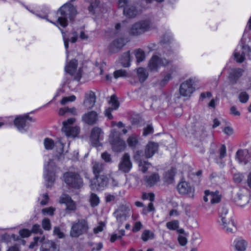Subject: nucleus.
Instances as JSON below:
<instances>
[{
    "instance_id": "obj_1",
    "label": "nucleus",
    "mask_w": 251,
    "mask_h": 251,
    "mask_svg": "<svg viewBox=\"0 0 251 251\" xmlns=\"http://www.w3.org/2000/svg\"><path fill=\"white\" fill-rule=\"evenodd\" d=\"M77 11L76 8L70 3H66L62 5L57 11V20L56 22H53L48 19L47 20L55 25L62 27H65L68 25L67 19L73 20L76 15Z\"/></svg>"
},
{
    "instance_id": "obj_2",
    "label": "nucleus",
    "mask_w": 251,
    "mask_h": 251,
    "mask_svg": "<svg viewBox=\"0 0 251 251\" xmlns=\"http://www.w3.org/2000/svg\"><path fill=\"white\" fill-rule=\"evenodd\" d=\"M228 210L225 207H222L219 210V218L218 223L222 226L223 229L227 233H233L234 227V220L227 215Z\"/></svg>"
},
{
    "instance_id": "obj_3",
    "label": "nucleus",
    "mask_w": 251,
    "mask_h": 251,
    "mask_svg": "<svg viewBox=\"0 0 251 251\" xmlns=\"http://www.w3.org/2000/svg\"><path fill=\"white\" fill-rule=\"evenodd\" d=\"M89 229L87 220L81 219L72 223L70 235L73 238H77L80 235L87 233Z\"/></svg>"
},
{
    "instance_id": "obj_4",
    "label": "nucleus",
    "mask_w": 251,
    "mask_h": 251,
    "mask_svg": "<svg viewBox=\"0 0 251 251\" xmlns=\"http://www.w3.org/2000/svg\"><path fill=\"white\" fill-rule=\"evenodd\" d=\"M45 179L46 182L47 188L50 187L54 183L55 178V173L59 169L55 166L52 160H50L45 166Z\"/></svg>"
},
{
    "instance_id": "obj_5",
    "label": "nucleus",
    "mask_w": 251,
    "mask_h": 251,
    "mask_svg": "<svg viewBox=\"0 0 251 251\" xmlns=\"http://www.w3.org/2000/svg\"><path fill=\"white\" fill-rule=\"evenodd\" d=\"M75 121V118H71L63 122L62 131L65 134L66 136L75 138L79 133L80 128L77 126H72Z\"/></svg>"
},
{
    "instance_id": "obj_6",
    "label": "nucleus",
    "mask_w": 251,
    "mask_h": 251,
    "mask_svg": "<svg viewBox=\"0 0 251 251\" xmlns=\"http://www.w3.org/2000/svg\"><path fill=\"white\" fill-rule=\"evenodd\" d=\"M151 28V23L149 21L143 20L134 24L129 30V34L132 36H138L149 31Z\"/></svg>"
},
{
    "instance_id": "obj_7",
    "label": "nucleus",
    "mask_w": 251,
    "mask_h": 251,
    "mask_svg": "<svg viewBox=\"0 0 251 251\" xmlns=\"http://www.w3.org/2000/svg\"><path fill=\"white\" fill-rule=\"evenodd\" d=\"M64 179L65 183L72 188L79 189L83 185L82 179L77 173L67 172L64 174Z\"/></svg>"
},
{
    "instance_id": "obj_8",
    "label": "nucleus",
    "mask_w": 251,
    "mask_h": 251,
    "mask_svg": "<svg viewBox=\"0 0 251 251\" xmlns=\"http://www.w3.org/2000/svg\"><path fill=\"white\" fill-rule=\"evenodd\" d=\"M110 142L112 149L115 152H122L126 147L125 141L122 140L115 131H113L110 136Z\"/></svg>"
},
{
    "instance_id": "obj_9",
    "label": "nucleus",
    "mask_w": 251,
    "mask_h": 251,
    "mask_svg": "<svg viewBox=\"0 0 251 251\" xmlns=\"http://www.w3.org/2000/svg\"><path fill=\"white\" fill-rule=\"evenodd\" d=\"M130 213V207L126 205H120L114 212V214L119 223V226L122 225L123 222L125 221L129 217Z\"/></svg>"
},
{
    "instance_id": "obj_10",
    "label": "nucleus",
    "mask_w": 251,
    "mask_h": 251,
    "mask_svg": "<svg viewBox=\"0 0 251 251\" xmlns=\"http://www.w3.org/2000/svg\"><path fill=\"white\" fill-rule=\"evenodd\" d=\"M195 82V78H190L182 82L179 87L180 95L183 97H190L195 91V88L193 86Z\"/></svg>"
},
{
    "instance_id": "obj_11",
    "label": "nucleus",
    "mask_w": 251,
    "mask_h": 251,
    "mask_svg": "<svg viewBox=\"0 0 251 251\" xmlns=\"http://www.w3.org/2000/svg\"><path fill=\"white\" fill-rule=\"evenodd\" d=\"M109 179L105 175H100L95 177L90 181V186L92 190L102 189L108 185Z\"/></svg>"
},
{
    "instance_id": "obj_12",
    "label": "nucleus",
    "mask_w": 251,
    "mask_h": 251,
    "mask_svg": "<svg viewBox=\"0 0 251 251\" xmlns=\"http://www.w3.org/2000/svg\"><path fill=\"white\" fill-rule=\"evenodd\" d=\"M29 121L34 122L35 120L28 115H24L17 117L14 120V125L20 131L24 132L29 126Z\"/></svg>"
},
{
    "instance_id": "obj_13",
    "label": "nucleus",
    "mask_w": 251,
    "mask_h": 251,
    "mask_svg": "<svg viewBox=\"0 0 251 251\" xmlns=\"http://www.w3.org/2000/svg\"><path fill=\"white\" fill-rule=\"evenodd\" d=\"M77 61L75 59H73L66 65L65 70L67 73L74 76L75 80L79 81L81 77V70L79 69L77 71Z\"/></svg>"
},
{
    "instance_id": "obj_14",
    "label": "nucleus",
    "mask_w": 251,
    "mask_h": 251,
    "mask_svg": "<svg viewBox=\"0 0 251 251\" xmlns=\"http://www.w3.org/2000/svg\"><path fill=\"white\" fill-rule=\"evenodd\" d=\"M177 190L181 195H187L189 198L194 197L195 188L186 181H182L177 185Z\"/></svg>"
},
{
    "instance_id": "obj_15",
    "label": "nucleus",
    "mask_w": 251,
    "mask_h": 251,
    "mask_svg": "<svg viewBox=\"0 0 251 251\" xmlns=\"http://www.w3.org/2000/svg\"><path fill=\"white\" fill-rule=\"evenodd\" d=\"M132 164L130 159V156L127 153H126L121 158L118 165L119 171L125 173H128L132 168Z\"/></svg>"
},
{
    "instance_id": "obj_16",
    "label": "nucleus",
    "mask_w": 251,
    "mask_h": 251,
    "mask_svg": "<svg viewBox=\"0 0 251 251\" xmlns=\"http://www.w3.org/2000/svg\"><path fill=\"white\" fill-rule=\"evenodd\" d=\"M103 132L99 127H94L91 131L90 140L92 145L95 147H99L101 145L100 142L103 138Z\"/></svg>"
},
{
    "instance_id": "obj_17",
    "label": "nucleus",
    "mask_w": 251,
    "mask_h": 251,
    "mask_svg": "<svg viewBox=\"0 0 251 251\" xmlns=\"http://www.w3.org/2000/svg\"><path fill=\"white\" fill-rule=\"evenodd\" d=\"M98 119V114L95 111H88L83 114L81 117L82 122L89 126L96 124Z\"/></svg>"
},
{
    "instance_id": "obj_18",
    "label": "nucleus",
    "mask_w": 251,
    "mask_h": 251,
    "mask_svg": "<svg viewBox=\"0 0 251 251\" xmlns=\"http://www.w3.org/2000/svg\"><path fill=\"white\" fill-rule=\"evenodd\" d=\"M96 97L94 92L89 91L85 94L83 105L87 109H92L95 105Z\"/></svg>"
},
{
    "instance_id": "obj_19",
    "label": "nucleus",
    "mask_w": 251,
    "mask_h": 251,
    "mask_svg": "<svg viewBox=\"0 0 251 251\" xmlns=\"http://www.w3.org/2000/svg\"><path fill=\"white\" fill-rule=\"evenodd\" d=\"M109 103L111 105V107L107 108L105 111V115L107 117L108 119H112L113 116L111 114V112L114 110H116L119 106V103L117 100V97L115 95H112L111 97Z\"/></svg>"
},
{
    "instance_id": "obj_20",
    "label": "nucleus",
    "mask_w": 251,
    "mask_h": 251,
    "mask_svg": "<svg viewBox=\"0 0 251 251\" xmlns=\"http://www.w3.org/2000/svg\"><path fill=\"white\" fill-rule=\"evenodd\" d=\"M158 145L157 143L150 142L147 145L145 151V153L147 158L152 157L157 151Z\"/></svg>"
},
{
    "instance_id": "obj_21",
    "label": "nucleus",
    "mask_w": 251,
    "mask_h": 251,
    "mask_svg": "<svg viewBox=\"0 0 251 251\" xmlns=\"http://www.w3.org/2000/svg\"><path fill=\"white\" fill-rule=\"evenodd\" d=\"M145 183L148 186H152L160 180V177L157 173H154L144 178Z\"/></svg>"
},
{
    "instance_id": "obj_22",
    "label": "nucleus",
    "mask_w": 251,
    "mask_h": 251,
    "mask_svg": "<svg viewBox=\"0 0 251 251\" xmlns=\"http://www.w3.org/2000/svg\"><path fill=\"white\" fill-rule=\"evenodd\" d=\"M73 36L70 38V41L73 43H75L78 38L82 41H87L89 36L88 34L84 30H81L78 34L76 31H73L72 33Z\"/></svg>"
},
{
    "instance_id": "obj_23",
    "label": "nucleus",
    "mask_w": 251,
    "mask_h": 251,
    "mask_svg": "<svg viewBox=\"0 0 251 251\" xmlns=\"http://www.w3.org/2000/svg\"><path fill=\"white\" fill-rule=\"evenodd\" d=\"M126 40L123 38L115 40L110 45L111 50L115 52L122 49L126 44Z\"/></svg>"
},
{
    "instance_id": "obj_24",
    "label": "nucleus",
    "mask_w": 251,
    "mask_h": 251,
    "mask_svg": "<svg viewBox=\"0 0 251 251\" xmlns=\"http://www.w3.org/2000/svg\"><path fill=\"white\" fill-rule=\"evenodd\" d=\"M40 251H58L56 244L52 241H48L41 245Z\"/></svg>"
},
{
    "instance_id": "obj_25",
    "label": "nucleus",
    "mask_w": 251,
    "mask_h": 251,
    "mask_svg": "<svg viewBox=\"0 0 251 251\" xmlns=\"http://www.w3.org/2000/svg\"><path fill=\"white\" fill-rule=\"evenodd\" d=\"M93 173L95 177L100 176V174L102 173L104 169V165L102 163L99 162H94L92 163Z\"/></svg>"
},
{
    "instance_id": "obj_26",
    "label": "nucleus",
    "mask_w": 251,
    "mask_h": 251,
    "mask_svg": "<svg viewBox=\"0 0 251 251\" xmlns=\"http://www.w3.org/2000/svg\"><path fill=\"white\" fill-rule=\"evenodd\" d=\"M248 151L247 150H239L236 152V157L240 163L246 164L248 163Z\"/></svg>"
},
{
    "instance_id": "obj_27",
    "label": "nucleus",
    "mask_w": 251,
    "mask_h": 251,
    "mask_svg": "<svg viewBox=\"0 0 251 251\" xmlns=\"http://www.w3.org/2000/svg\"><path fill=\"white\" fill-rule=\"evenodd\" d=\"M176 173V169L172 168L168 171L164 175V181L168 184L172 183L174 180V177Z\"/></svg>"
},
{
    "instance_id": "obj_28",
    "label": "nucleus",
    "mask_w": 251,
    "mask_h": 251,
    "mask_svg": "<svg viewBox=\"0 0 251 251\" xmlns=\"http://www.w3.org/2000/svg\"><path fill=\"white\" fill-rule=\"evenodd\" d=\"M123 12L124 15L128 18H133L137 14V10L134 6L125 7Z\"/></svg>"
},
{
    "instance_id": "obj_29",
    "label": "nucleus",
    "mask_w": 251,
    "mask_h": 251,
    "mask_svg": "<svg viewBox=\"0 0 251 251\" xmlns=\"http://www.w3.org/2000/svg\"><path fill=\"white\" fill-rule=\"evenodd\" d=\"M248 245V242L245 240L239 239L236 241V251H246Z\"/></svg>"
},
{
    "instance_id": "obj_30",
    "label": "nucleus",
    "mask_w": 251,
    "mask_h": 251,
    "mask_svg": "<svg viewBox=\"0 0 251 251\" xmlns=\"http://www.w3.org/2000/svg\"><path fill=\"white\" fill-rule=\"evenodd\" d=\"M160 66L159 64V57L156 55H154L152 57L150 61L149 67L152 70H156Z\"/></svg>"
},
{
    "instance_id": "obj_31",
    "label": "nucleus",
    "mask_w": 251,
    "mask_h": 251,
    "mask_svg": "<svg viewBox=\"0 0 251 251\" xmlns=\"http://www.w3.org/2000/svg\"><path fill=\"white\" fill-rule=\"evenodd\" d=\"M127 143L129 147L135 148L138 144V136L135 134L132 135L127 139Z\"/></svg>"
},
{
    "instance_id": "obj_32",
    "label": "nucleus",
    "mask_w": 251,
    "mask_h": 251,
    "mask_svg": "<svg viewBox=\"0 0 251 251\" xmlns=\"http://www.w3.org/2000/svg\"><path fill=\"white\" fill-rule=\"evenodd\" d=\"M130 56L129 51L124 53L121 58V63L125 67H128L130 65Z\"/></svg>"
},
{
    "instance_id": "obj_33",
    "label": "nucleus",
    "mask_w": 251,
    "mask_h": 251,
    "mask_svg": "<svg viewBox=\"0 0 251 251\" xmlns=\"http://www.w3.org/2000/svg\"><path fill=\"white\" fill-rule=\"evenodd\" d=\"M173 40L172 33L170 32H166L163 36L161 42L163 44H169L172 43Z\"/></svg>"
},
{
    "instance_id": "obj_34",
    "label": "nucleus",
    "mask_w": 251,
    "mask_h": 251,
    "mask_svg": "<svg viewBox=\"0 0 251 251\" xmlns=\"http://www.w3.org/2000/svg\"><path fill=\"white\" fill-rule=\"evenodd\" d=\"M137 75L139 80L141 82H143L148 77V74L146 73L145 69L139 68L137 70Z\"/></svg>"
},
{
    "instance_id": "obj_35",
    "label": "nucleus",
    "mask_w": 251,
    "mask_h": 251,
    "mask_svg": "<svg viewBox=\"0 0 251 251\" xmlns=\"http://www.w3.org/2000/svg\"><path fill=\"white\" fill-rule=\"evenodd\" d=\"M154 237V233L149 230H144L141 235L142 239L145 242H146L149 240L153 239Z\"/></svg>"
},
{
    "instance_id": "obj_36",
    "label": "nucleus",
    "mask_w": 251,
    "mask_h": 251,
    "mask_svg": "<svg viewBox=\"0 0 251 251\" xmlns=\"http://www.w3.org/2000/svg\"><path fill=\"white\" fill-rule=\"evenodd\" d=\"M100 199L99 197L95 193H91L90 196L89 201L92 207H95L98 205L100 203Z\"/></svg>"
},
{
    "instance_id": "obj_37",
    "label": "nucleus",
    "mask_w": 251,
    "mask_h": 251,
    "mask_svg": "<svg viewBox=\"0 0 251 251\" xmlns=\"http://www.w3.org/2000/svg\"><path fill=\"white\" fill-rule=\"evenodd\" d=\"M221 195L219 194V192L216 191L215 192H211L210 195V201L212 203H217L221 201Z\"/></svg>"
},
{
    "instance_id": "obj_38",
    "label": "nucleus",
    "mask_w": 251,
    "mask_h": 251,
    "mask_svg": "<svg viewBox=\"0 0 251 251\" xmlns=\"http://www.w3.org/2000/svg\"><path fill=\"white\" fill-rule=\"evenodd\" d=\"M135 55L138 63H140L144 61L145 59V52L141 49H138L135 50Z\"/></svg>"
},
{
    "instance_id": "obj_39",
    "label": "nucleus",
    "mask_w": 251,
    "mask_h": 251,
    "mask_svg": "<svg viewBox=\"0 0 251 251\" xmlns=\"http://www.w3.org/2000/svg\"><path fill=\"white\" fill-rule=\"evenodd\" d=\"M44 145L46 150H50L53 149L55 144L52 139L46 138L44 139Z\"/></svg>"
},
{
    "instance_id": "obj_40",
    "label": "nucleus",
    "mask_w": 251,
    "mask_h": 251,
    "mask_svg": "<svg viewBox=\"0 0 251 251\" xmlns=\"http://www.w3.org/2000/svg\"><path fill=\"white\" fill-rule=\"evenodd\" d=\"M167 227L170 230H176L179 227V222L177 220H173L166 224Z\"/></svg>"
},
{
    "instance_id": "obj_41",
    "label": "nucleus",
    "mask_w": 251,
    "mask_h": 251,
    "mask_svg": "<svg viewBox=\"0 0 251 251\" xmlns=\"http://www.w3.org/2000/svg\"><path fill=\"white\" fill-rule=\"evenodd\" d=\"M139 166L141 171L143 173H145L151 166V164L147 161L141 160L139 162Z\"/></svg>"
},
{
    "instance_id": "obj_42",
    "label": "nucleus",
    "mask_w": 251,
    "mask_h": 251,
    "mask_svg": "<svg viewBox=\"0 0 251 251\" xmlns=\"http://www.w3.org/2000/svg\"><path fill=\"white\" fill-rule=\"evenodd\" d=\"M238 99L241 102L246 103L249 100V96L246 92H242L239 94Z\"/></svg>"
},
{
    "instance_id": "obj_43",
    "label": "nucleus",
    "mask_w": 251,
    "mask_h": 251,
    "mask_svg": "<svg viewBox=\"0 0 251 251\" xmlns=\"http://www.w3.org/2000/svg\"><path fill=\"white\" fill-rule=\"evenodd\" d=\"M114 77L117 79L120 77H125L127 75V73L125 70H119L114 72Z\"/></svg>"
},
{
    "instance_id": "obj_44",
    "label": "nucleus",
    "mask_w": 251,
    "mask_h": 251,
    "mask_svg": "<svg viewBox=\"0 0 251 251\" xmlns=\"http://www.w3.org/2000/svg\"><path fill=\"white\" fill-rule=\"evenodd\" d=\"M42 225L43 228L46 230H50L51 229L50 222L48 218H45L43 220Z\"/></svg>"
},
{
    "instance_id": "obj_45",
    "label": "nucleus",
    "mask_w": 251,
    "mask_h": 251,
    "mask_svg": "<svg viewBox=\"0 0 251 251\" xmlns=\"http://www.w3.org/2000/svg\"><path fill=\"white\" fill-rule=\"evenodd\" d=\"M72 200L71 198L69 196L66 194H63L60 198L59 202L60 203H64L66 205Z\"/></svg>"
},
{
    "instance_id": "obj_46",
    "label": "nucleus",
    "mask_w": 251,
    "mask_h": 251,
    "mask_svg": "<svg viewBox=\"0 0 251 251\" xmlns=\"http://www.w3.org/2000/svg\"><path fill=\"white\" fill-rule=\"evenodd\" d=\"M76 99V97L74 95H72L69 97H64L61 101V103L62 105L66 104L68 102L74 101Z\"/></svg>"
},
{
    "instance_id": "obj_47",
    "label": "nucleus",
    "mask_w": 251,
    "mask_h": 251,
    "mask_svg": "<svg viewBox=\"0 0 251 251\" xmlns=\"http://www.w3.org/2000/svg\"><path fill=\"white\" fill-rule=\"evenodd\" d=\"M55 208L52 207L44 208L42 210V213L44 215H50L52 216L54 214Z\"/></svg>"
},
{
    "instance_id": "obj_48",
    "label": "nucleus",
    "mask_w": 251,
    "mask_h": 251,
    "mask_svg": "<svg viewBox=\"0 0 251 251\" xmlns=\"http://www.w3.org/2000/svg\"><path fill=\"white\" fill-rule=\"evenodd\" d=\"M31 231L27 229H23L19 231L20 235L23 238L28 237L31 235Z\"/></svg>"
},
{
    "instance_id": "obj_49",
    "label": "nucleus",
    "mask_w": 251,
    "mask_h": 251,
    "mask_svg": "<svg viewBox=\"0 0 251 251\" xmlns=\"http://www.w3.org/2000/svg\"><path fill=\"white\" fill-rule=\"evenodd\" d=\"M226 150L225 145H222L219 149V157L222 159L226 156Z\"/></svg>"
},
{
    "instance_id": "obj_50",
    "label": "nucleus",
    "mask_w": 251,
    "mask_h": 251,
    "mask_svg": "<svg viewBox=\"0 0 251 251\" xmlns=\"http://www.w3.org/2000/svg\"><path fill=\"white\" fill-rule=\"evenodd\" d=\"M171 78V75L170 74H167L164 76L163 78L160 81V85L162 86L165 85Z\"/></svg>"
},
{
    "instance_id": "obj_51",
    "label": "nucleus",
    "mask_w": 251,
    "mask_h": 251,
    "mask_svg": "<svg viewBox=\"0 0 251 251\" xmlns=\"http://www.w3.org/2000/svg\"><path fill=\"white\" fill-rule=\"evenodd\" d=\"M42 200L40 201V203L41 205H45L48 204L49 202V198L48 194H44L41 195Z\"/></svg>"
},
{
    "instance_id": "obj_52",
    "label": "nucleus",
    "mask_w": 251,
    "mask_h": 251,
    "mask_svg": "<svg viewBox=\"0 0 251 251\" xmlns=\"http://www.w3.org/2000/svg\"><path fill=\"white\" fill-rule=\"evenodd\" d=\"M66 209L70 211H75L76 209L75 202L73 201H70L66 205Z\"/></svg>"
},
{
    "instance_id": "obj_53",
    "label": "nucleus",
    "mask_w": 251,
    "mask_h": 251,
    "mask_svg": "<svg viewBox=\"0 0 251 251\" xmlns=\"http://www.w3.org/2000/svg\"><path fill=\"white\" fill-rule=\"evenodd\" d=\"M31 231L35 233H40L42 234L43 233V230L40 228V225L35 224L33 226Z\"/></svg>"
},
{
    "instance_id": "obj_54",
    "label": "nucleus",
    "mask_w": 251,
    "mask_h": 251,
    "mask_svg": "<svg viewBox=\"0 0 251 251\" xmlns=\"http://www.w3.org/2000/svg\"><path fill=\"white\" fill-rule=\"evenodd\" d=\"M142 224L140 222H137L134 225L132 228V231L133 232H137L139 231L142 227Z\"/></svg>"
},
{
    "instance_id": "obj_55",
    "label": "nucleus",
    "mask_w": 251,
    "mask_h": 251,
    "mask_svg": "<svg viewBox=\"0 0 251 251\" xmlns=\"http://www.w3.org/2000/svg\"><path fill=\"white\" fill-rule=\"evenodd\" d=\"M153 128L152 126L148 125L146 127H145L144 129L143 135L144 136H147L151 133L153 132Z\"/></svg>"
},
{
    "instance_id": "obj_56",
    "label": "nucleus",
    "mask_w": 251,
    "mask_h": 251,
    "mask_svg": "<svg viewBox=\"0 0 251 251\" xmlns=\"http://www.w3.org/2000/svg\"><path fill=\"white\" fill-rule=\"evenodd\" d=\"M101 158L103 159L106 162H111V155L108 153L105 152L101 154Z\"/></svg>"
},
{
    "instance_id": "obj_57",
    "label": "nucleus",
    "mask_w": 251,
    "mask_h": 251,
    "mask_svg": "<svg viewBox=\"0 0 251 251\" xmlns=\"http://www.w3.org/2000/svg\"><path fill=\"white\" fill-rule=\"evenodd\" d=\"M142 198L144 200L149 199L151 201H152L154 200V195L153 193H145L143 194Z\"/></svg>"
},
{
    "instance_id": "obj_58",
    "label": "nucleus",
    "mask_w": 251,
    "mask_h": 251,
    "mask_svg": "<svg viewBox=\"0 0 251 251\" xmlns=\"http://www.w3.org/2000/svg\"><path fill=\"white\" fill-rule=\"evenodd\" d=\"M223 132L226 135L230 136L233 133L234 129L229 126H227L224 128Z\"/></svg>"
},
{
    "instance_id": "obj_59",
    "label": "nucleus",
    "mask_w": 251,
    "mask_h": 251,
    "mask_svg": "<svg viewBox=\"0 0 251 251\" xmlns=\"http://www.w3.org/2000/svg\"><path fill=\"white\" fill-rule=\"evenodd\" d=\"M53 233L55 235H57L59 238H62L64 237V233L60 230V228L58 227H55L54 228Z\"/></svg>"
},
{
    "instance_id": "obj_60",
    "label": "nucleus",
    "mask_w": 251,
    "mask_h": 251,
    "mask_svg": "<svg viewBox=\"0 0 251 251\" xmlns=\"http://www.w3.org/2000/svg\"><path fill=\"white\" fill-rule=\"evenodd\" d=\"M245 59V53L243 52L241 55L236 53V62L242 63Z\"/></svg>"
},
{
    "instance_id": "obj_61",
    "label": "nucleus",
    "mask_w": 251,
    "mask_h": 251,
    "mask_svg": "<svg viewBox=\"0 0 251 251\" xmlns=\"http://www.w3.org/2000/svg\"><path fill=\"white\" fill-rule=\"evenodd\" d=\"M152 201H151L148 204V207L144 208L143 209V212L146 214L147 212H151L154 211L155 209Z\"/></svg>"
},
{
    "instance_id": "obj_62",
    "label": "nucleus",
    "mask_w": 251,
    "mask_h": 251,
    "mask_svg": "<svg viewBox=\"0 0 251 251\" xmlns=\"http://www.w3.org/2000/svg\"><path fill=\"white\" fill-rule=\"evenodd\" d=\"M238 199L239 200H243L245 203L243 204H241L240 203L238 204V206L242 207L244 205H246L247 203H248L249 200H248V198L247 196H243V195H238Z\"/></svg>"
},
{
    "instance_id": "obj_63",
    "label": "nucleus",
    "mask_w": 251,
    "mask_h": 251,
    "mask_svg": "<svg viewBox=\"0 0 251 251\" xmlns=\"http://www.w3.org/2000/svg\"><path fill=\"white\" fill-rule=\"evenodd\" d=\"M67 111L68 113H70L72 115L77 116L78 115V112L75 107L69 108L67 107Z\"/></svg>"
},
{
    "instance_id": "obj_64",
    "label": "nucleus",
    "mask_w": 251,
    "mask_h": 251,
    "mask_svg": "<svg viewBox=\"0 0 251 251\" xmlns=\"http://www.w3.org/2000/svg\"><path fill=\"white\" fill-rule=\"evenodd\" d=\"M178 240L179 244L181 246L185 245L187 242V239L185 237L182 236H179L178 237Z\"/></svg>"
}]
</instances>
